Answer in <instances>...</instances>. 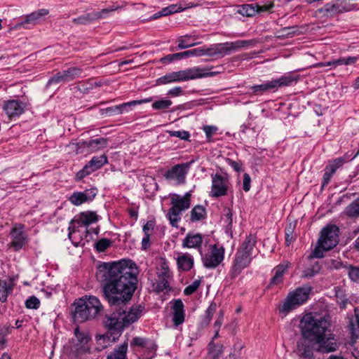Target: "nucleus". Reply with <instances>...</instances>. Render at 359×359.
Returning <instances> with one entry per match:
<instances>
[{
    "label": "nucleus",
    "mask_w": 359,
    "mask_h": 359,
    "mask_svg": "<svg viewBox=\"0 0 359 359\" xmlns=\"http://www.w3.org/2000/svg\"><path fill=\"white\" fill-rule=\"evenodd\" d=\"M137 273V267L131 260L100 265L97 276L104 283L103 292L110 306L126 305L136 288Z\"/></svg>",
    "instance_id": "f257e3e1"
},
{
    "label": "nucleus",
    "mask_w": 359,
    "mask_h": 359,
    "mask_svg": "<svg viewBox=\"0 0 359 359\" xmlns=\"http://www.w3.org/2000/svg\"><path fill=\"white\" fill-rule=\"evenodd\" d=\"M111 307V313L105 316L103 324L111 334H120L124 327L135 322L142 312L141 306L132 307L128 311L126 305Z\"/></svg>",
    "instance_id": "f03ea898"
},
{
    "label": "nucleus",
    "mask_w": 359,
    "mask_h": 359,
    "mask_svg": "<svg viewBox=\"0 0 359 359\" xmlns=\"http://www.w3.org/2000/svg\"><path fill=\"white\" fill-rule=\"evenodd\" d=\"M313 321V313H309L304 315L300 322L302 337L297 341L295 352L302 359L314 358L316 344L313 329L316 325Z\"/></svg>",
    "instance_id": "7ed1b4c3"
},
{
    "label": "nucleus",
    "mask_w": 359,
    "mask_h": 359,
    "mask_svg": "<svg viewBox=\"0 0 359 359\" xmlns=\"http://www.w3.org/2000/svg\"><path fill=\"white\" fill-rule=\"evenodd\" d=\"M313 320L316 325L313 329L316 344V351L322 353L336 351L339 344L332 334L326 333L330 325L329 322L325 317L316 314H313Z\"/></svg>",
    "instance_id": "20e7f679"
},
{
    "label": "nucleus",
    "mask_w": 359,
    "mask_h": 359,
    "mask_svg": "<svg viewBox=\"0 0 359 359\" xmlns=\"http://www.w3.org/2000/svg\"><path fill=\"white\" fill-rule=\"evenodd\" d=\"M73 314L74 320L83 323L95 319L100 315L104 307L100 299L95 296H85L75 301Z\"/></svg>",
    "instance_id": "39448f33"
},
{
    "label": "nucleus",
    "mask_w": 359,
    "mask_h": 359,
    "mask_svg": "<svg viewBox=\"0 0 359 359\" xmlns=\"http://www.w3.org/2000/svg\"><path fill=\"white\" fill-rule=\"evenodd\" d=\"M339 228L335 225H327L320 232L318 245L311 254V257L322 258L323 251H328L335 247L339 241Z\"/></svg>",
    "instance_id": "423d86ee"
},
{
    "label": "nucleus",
    "mask_w": 359,
    "mask_h": 359,
    "mask_svg": "<svg viewBox=\"0 0 359 359\" xmlns=\"http://www.w3.org/2000/svg\"><path fill=\"white\" fill-rule=\"evenodd\" d=\"M250 41L248 40H238L233 42H226L214 44L210 48H197L198 56L208 55L211 57H223L230 52L238 50L239 48L248 46Z\"/></svg>",
    "instance_id": "0eeeda50"
},
{
    "label": "nucleus",
    "mask_w": 359,
    "mask_h": 359,
    "mask_svg": "<svg viewBox=\"0 0 359 359\" xmlns=\"http://www.w3.org/2000/svg\"><path fill=\"white\" fill-rule=\"evenodd\" d=\"M191 194L187 192L183 196L173 194L170 196L171 207L168 210L167 217L172 226L177 227L181 219L182 212L190 208Z\"/></svg>",
    "instance_id": "6e6552de"
},
{
    "label": "nucleus",
    "mask_w": 359,
    "mask_h": 359,
    "mask_svg": "<svg viewBox=\"0 0 359 359\" xmlns=\"http://www.w3.org/2000/svg\"><path fill=\"white\" fill-rule=\"evenodd\" d=\"M312 287L306 285L290 292L279 307V312L285 316L292 310L304 304L308 299Z\"/></svg>",
    "instance_id": "1a4fd4ad"
},
{
    "label": "nucleus",
    "mask_w": 359,
    "mask_h": 359,
    "mask_svg": "<svg viewBox=\"0 0 359 359\" xmlns=\"http://www.w3.org/2000/svg\"><path fill=\"white\" fill-rule=\"evenodd\" d=\"M90 337L86 332L80 331L79 327L74 330V337L72 338L67 348L72 358H81L83 354L89 352Z\"/></svg>",
    "instance_id": "9d476101"
},
{
    "label": "nucleus",
    "mask_w": 359,
    "mask_h": 359,
    "mask_svg": "<svg viewBox=\"0 0 359 359\" xmlns=\"http://www.w3.org/2000/svg\"><path fill=\"white\" fill-rule=\"evenodd\" d=\"M83 71L81 68L71 67L67 69L60 71L51 76L46 83V87L53 84L67 83L81 76Z\"/></svg>",
    "instance_id": "9b49d317"
},
{
    "label": "nucleus",
    "mask_w": 359,
    "mask_h": 359,
    "mask_svg": "<svg viewBox=\"0 0 359 359\" xmlns=\"http://www.w3.org/2000/svg\"><path fill=\"white\" fill-rule=\"evenodd\" d=\"M106 163H107V157L104 154L93 157L88 163L76 174V180H81L85 177L102 168Z\"/></svg>",
    "instance_id": "f8f14e48"
},
{
    "label": "nucleus",
    "mask_w": 359,
    "mask_h": 359,
    "mask_svg": "<svg viewBox=\"0 0 359 359\" xmlns=\"http://www.w3.org/2000/svg\"><path fill=\"white\" fill-rule=\"evenodd\" d=\"M189 168L190 163H188L175 165L166 171L164 177L167 180L174 181L176 184H184Z\"/></svg>",
    "instance_id": "ddd939ff"
},
{
    "label": "nucleus",
    "mask_w": 359,
    "mask_h": 359,
    "mask_svg": "<svg viewBox=\"0 0 359 359\" xmlns=\"http://www.w3.org/2000/svg\"><path fill=\"white\" fill-rule=\"evenodd\" d=\"M10 236L11 242L9 247L15 251L22 249L28 242L27 235L24 231V225L15 224L11 229Z\"/></svg>",
    "instance_id": "4468645a"
},
{
    "label": "nucleus",
    "mask_w": 359,
    "mask_h": 359,
    "mask_svg": "<svg viewBox=\"0 0 359 359\" xmlns=\"http://www.w3.org/2000/svg\"><path fill=\"white\" fill-rule=\"evenodd\" d=\"M224 257V247H218L217 245H214L210 252L206 254L203 258V265L208 269H215L223 261Z\"/></svg>",
    "instance_id": "2eb2a0df"
},
{
    "label": "nucleus",
    "mask_w": 359,
    "mask_h": 359,
    "mask_svg": "<svg viewBox=\"0 0 359 359\" xmlns=\"http://www.w3.org/2000/svg\"><path fill=\"white\" fill-rule=\"evenodd\" d=\"M177 79L180 81H185L190 79H196L198 78L207 77L212 76V73L208 72L204 69L198 67L189 68L184 70L175 72Z\"/></svg>",
    "instance_id": "dca6fc26"
},
{
    "label": "nucleus",
    "mask_w": 359,
    "mask_h": 359,
    "mask_svg": "<svg viewBox=\"0 0 359 359\" xmlns=\"http://www.w3.org/2000/svg\"><path fill=\"white\" fill-rule=\"evenodd\" d=\"M170 276L168 266L165 264H163L157 271V280L154 286V291L157 293L167 292L170 290L168 285V279Z\"/></svg>",
    "instance_id": "f3484780"
},
{
    "label": "nucleus",
    "mask_w": 359,
    "mask_h": 359,
    "mask_svg": "<svg viewBox=\"0 0 359 359\" xmlns=\"http://www.w3.org/2000/svg\"><path fill=\"white\" fill-rule=\"evenodd\" d=\"M49 13V11L48 9L42 8L37 11H35L31 13L29 15L25 16L23 20L17 24H15L13 27L15 29L23 28H29V25H34L38 23L43 17L46 16Z\"/></svg>",
    "instance_id": "a211bd4d"
},
{
    "label": "nucleus",
    "mask_w": 359,
    "mask_h": 359,
    "mask_svg": "<svg viewBox=\"0 0 359 359\" xmlns=\"http://www.w3.org/2000/svg\"><path fill=\"white\" fill-rule=\"evenodd\" d=\"M252 259V257L238 251L235 257L233 264L229 271L231 278L234 279L237 277L241 271L250 264Z\"/></svg>",
    "instance_id": "6ab92c4d"
},
{
    "label": "nucleus",
    "mask_w": 359,
    "mask_h": 359,
    "mask_svg": "<svg viewBox=\"0 0 359 359\" xmlns=\"http://www.w3.org/2000/svg\"><path fill=\"white\" fill-rule=\"evenodd\" d=\"M229 182L227 177L216 174L212 178L211 196L219 197L227 194Z\"/></svg>",
    "instance_id": "aec40b11"
},
{
    "label": "nucleus",
    "mask_w": 359,
    "mask_h": 359,
    "mask_svg": "<svg viewBox=\"0 0 359 359\" xmlns=\"http://www.w3.org/2000/svg\"><path fill=\"white\" fill-rule=\"evenodd\" d=\"M97 193V189L94 188L86 189L83 191H74L68 200L74 205L79 206L84 203L92 201Z\"/></svg>",
    "instance_id": "412c9836"
},
{
    "label": "nucleus",
    "mask_w": 359,
    "mask_h": 359,
    "mask_svg": "<svg viewBox=\"0 0 359 359\" xmlns=\"http://www.w3.org/2000/svg\"><path fill=\"white\" fill-rule=\"evenodd\" d=\"M153 100L152 97H149L142 100H133L128 102H125L119 105L110 107L106 109L107 113L110 115L121 114L124 112H128L130 107L141 104L144 103H148Z\"/></svg>",
    "instance_id": "4be33fe9"
},
{
    "label": "nucleus",
    "mask_w": 359,
    "mask_h": 359,
    "mask_svg": "<svg viewBox=\"0 0 359 359\" xmlns=\"http://www.w3.org/2000/svg\"><path fill=\"white\" fill-rule=\"evenodd\" d=\"M273 4L259 6L257 4H245L241 6L238 13L243 16L252 17L257 13L269 11L273 8Z\"/></svg>",
    "instance_id": "5701e85b"
},
{
    "label": "nucleus",
    "mask_w": 359,
    "mask_h": 359,
    "mask_svg": "<svg viewBox=\"0 0 359 359\" xmlns=\"http://www.w3.org/2000/svg\"><path fill=\"white\" fill-rule=\"evenodd\" d=\"M99 219L98 215L92 211L83 212L72 220V224H77L79 226H88V225L96 222Z\"/></svg>",
    "instance_id": "b1692460"
},
{
    "label": "nucleus",
    "mask_w": 359,
    "mask_h": 359,
    "mask_svg": "<svg viewBox=\"0 0 359 359\" xmlns=\"http://www.w3.org/2000/svg\"><path fill=\"white\" fill-rule=\"evenodd\" d=\"M24 104L18 100H9L5 103L4 109L9 118L19 116L24 111Z\"/></svg>",
    "instance_id": "393cba45"
},
{
    "label": "nucleus",
    "mask_w": 359,
    "mask_h": 359,
    "mask_svg": "<svg viewBox=\"0 0 359 359\" xmlns=\"http://www.w3.org/2000/svg\"><path fill=\"white\" fill-rule=\"evenodd\" d=\"M173 323L175 326L182 324L184 321V304L181 299H177L174 302L173 306Z\"/></svg>",
    "instance_id": "a878e982"
},
{
    "label": "nucleus",
    "mask_w": 359,
    "mask_h": 359,
    "mask_svg": "<svg viewBox=\"0 0 359 359\" xmlns=\"http://www.w3.org/2000/svg\"><path fill=\"white\" fill-rule=\"evenodd\" d=\"M358 60L357 57L349 56L348 57L339 58L337 60H332L331 61L325 62H319L317 64L318 67H330L332 69L334 67L339 66V65H348L354 64Z\"/></svg>",
    "instance_id": "bb28decb"
},
{
    "label": "nucleus",
    "mask_w": 359,
    "mask_h": 359,
    "mask_svg": "<svg viewBox=\"0 0 359 359\" xmlns=\"http://www.w3.org/2000/svg\"><path fill=\"white\" fill-rule=\"evenodd\" d=\"M298 80V76H294L291 74H287L283 75L279 79L272 80L274 90H276L279 88L290 86L293 83H296Z\"/></svg>",
    "instance_id": "cd10ccee"
},
{
    "label": "nucleus",
    "mask_w": 359,
    "mask_h": 359,
    "mask_svg": "<svg viewBox=\"0 0 359 359\" xmlns=\"http://www.w3.org/2000/svg\"><path fill=\"white\" fill-rule=\"evenodd\" d=\"M197 48L186 50L181 53L169 54L164 57L161 58V61L164 63H168L173 61L174 60H182L184 57H198Z\"/></svg>",
    "instance_id": "c85d7f7f"
},
{
    "label": "nucleus",
    "mask_w": 359,
    "mask_h": 359,
    "mask_svg": "<svg viewBox=\"0 0 359 359\" xmlns=\"http://www.w3.org/2000/svg\"><path fill=\"white\" fill-rule=\"evenodd\" d=\"M203 237L200 233H188L183 240L182 246L188 248H197L201 246Z\"/></svg>",
    "instance_id": "c756f323"
},
{
    "label": "nucleus",
    "mask_w": 359,
    "mask_h": 359,
    "mask_svg": "<svg viewBox=\"0 0 359 359\" xmlns=\"http://www.w3.org/2000/svg\"><path fill=\"white\" fill-rule=\"evenodd\" d=\"M177 264L180 269L188 271L194 266V258L188 253H182L177 258Z\"/></svg>",
    "instance_id": "7c9ffc66"
},
{
    "label": "nucleus",
    "mask_w": 359,
    "mask_h": 359,
    "mask_svg": "<svg viewBox=\"0 0 359 359\" xmlns=\"http://www.w3.org/2000/svg\"><path fill=\"white\" fill-rule=\"evenodd\" d=\"M82 147H88L90 151H95L107 147V140L105 138H97L88 141L79 142Z\"/></svg>",
    "instance_id": "2f4dec72"
},
{
    "label": "nucleus",
    "mask_w": 359,
    "mask_h": 359,
    "mask_svg": "<svg viewBox=\"0 0 359 359\" xmlns=\"http://www.w3.org/2000/svg\"><path fill=\"white\" fill-rule=\"evenodd\" d=\"M290 264L289 262H285L275 267V274L271 279V284L278 285L283 281V274L289 268Z\"/></svg>",
    "instance_id": "473e14b6"
},
{
    "label": "nucleus",
    "mask_w": 359,
    "mask_h": 359,
    "mask_svg": "<svg viewBox=\"0 0 359 359\" xmlns=\"http://www.w3.org/2000/svg\"><path fill=\"white\" fill-rule=\"evenodd\" d=\"M256 243L255 237L252 234L246 237L238 251L252 257V252Z\"/></svg>",
    "instance_id": "72a5a7b5"
},
{
    "label": "nucleus",
    "mask_w": 359,
    "mask_h": 359,
    "mask_svg": "<svg viewBox=\"0 0 359 359\" xmlns=\"http://www.w3.org/2000/svg\"><path fill=\"white\" fill-rule=\"evenodd\" d=\"M207 217V211L204 206L197 205L190 212V220L197 222L205 219Z\"/></svg>",
    "instance_id": "f704fd0d"
},
{
    "label": "nucleus",
    "mask_w": 359,
    "mask_h": 359,
    "mask_svg": "<svg viewBox=\"0 0 359 359\" xmlns=\"http://www.w3.org/2000/svg\"><path fill=\"white\" fill-rule=\"evenodd\" d=\"M128 350V344L126 342L120 345L117 348L111 353L107 359H127L126 352Z\"/></svg>",
    "instance_id": "c9c22d12"
},
{
    "label": "nucleus",
    "mask_w": 359,
    "mask_h": 359,
    "mask_svg": "<svg viewBox=\"0 0 359 359\" xmlns=\"http://www.w3.org/2000/svg\"><path fill=\"white\" fill-rule=\"evenodd\" d=\"M195 36L185 35L178 38V48L180 49H185L198 44V42H195Z\"/></svg>",
    "instance_id": "e433bc0d"
},
{
    "label": "nucleus",
    "mask_w": 359,
    "mask_h": 359,
    "mask_svg": "<svg viewBox=\"0 0 359 359\" xmlns=\"http://www.w3.org/2000/svg\"><path fill=\"white\" fill-rule=\"evenodd\" d=\"M251 90L255 95H262L266 91L274 90L273 85L271 81H266L259 85H255L251 87Z\"/></svg>",
    "instance_id": "4c0bfd02"
},
{
    "label": "nucleus",
    "mask_w": 359,
    "mask_h": 359,
    "mask_svg": "<svg viewBox=\"0 0 359 359\" xmlns=\"http://www.w3.org/2000/svg\"><path fill=\"white\" fill-rule=\"evenodd\" d=\"M131 346H139L142 348V349L144 348H150L154 349V341L142 338V337H135L133 339L131 343Z\"/></svg>",
    "instance_id": "58836bf2"
},
{
    "label": "nucleus",
    "mask_w": 359,
    "mask_h": 359,
    "mask_svg": "<svg viewBox=\"0 0 359 359\" xmlns=\"http://www.w3.org/2000/svg\"><path fill=\"white\" fill-rule=\"evenodd\" d=\"M12 292L13 285L5 280H0V302H6L8 295Z\"/></svg>",
    "instance_id": "ea45409f"
},
{
    "label": "nucleus",
    "mask_w": 359,
    "mask_h": 359,
    "mask_svg": "<svg viewBox=\"0 0 359 359\" xmlns=\"http://www.w3.org/2000/svg\"><path fill=\"white\" fill-rule=\"evenodd\" d=\"M100 14L98 13H87L86 15H83L82 16H80L77 18H74L73 20V22H74L76 24H82L86 25L88 23H90V22L95 20L97 19H99Z\"/></svg>",
    "instance_id": "a19ab883"
},
{
    "label": "nucleus",
    "mask_w": 359,
    "mask_h": 359,
    "mask_svg": "<svg viewBox=\"0 0 359 359\" xmlns=\"http://www.w3.org/2000/svg\"><path fill=\"white\" fill-rule=\"evenodd\" d=\"M209 353L213 359H219L223 353V346L220 344H215L213 341H211L209 344Z\"/></svg>",
    "instance_id": "79ce46f5"
},
{
    "label": "nucleus",
    "mask_w": 359,
    "mask_h": 359,
    "mask_svg": "<svg viewBox=\"0 0 359 359\" xmlns=\"http://www.w3.org/2000/svg\"><path fill=\"white\" fill-rule=\"evenodd\" d=\"M345 213L349 217H358L359 215V198L346 208Z\"/></svg>",
    "instance_id": "37998d69"
},
{
    "label": "nucleus",
    "mask_w": 359,
    "mask_h": 359,
    "mask_svg": "<svg viewBox=\"0 0 359 359\" xmlns=\"http://www.w3.org/2000/svg\"><path fill=\"white\" fill-rule=\"evenodd\" d=\"M335 296L337 304L340 306L341 309H345L349 302L348 299L347 298L346 295L344 293L343 290L339 288H336Z\"/></svg>",
    "instance_id": "c03bdc74"
},
{
    "label": "nucleus",
    "mask_w": 359,
    "mask_h": 359,
    "mask_svg": "<svg viewBox=\"0 0 359 359\" xmlns=\"http://www.w3.org/2000/svg\"><path fill=\"white\" fill-rule=\"evenodd\" d=\"M344 160L342 158H336L325 167V171L333 175L337 169L344 164Z\"/></svg>",
    "instance_id": "a18cd8bd"
},
{
    "label": "nucleus",
    "mask_w": 359,
    "mask_h": 359,
    "mask_svg": "<svg viewBox=\"0 0 359 359\" xmlns=\"http://www.w3.org/2000/svg\"><path fill=\"white\" fill-rule=\"evenodd\" d=\"M172 102L170 100L161 99L152 103V108L155 110H164L168 109Z\"/></svg>",
    "instance_id": "49530a36"
},
{
    "label": "nucleus",
    "mask_w": 359,
    "mask_h": 359,
    "mask_svg": "<svg viewBox=\"0 0 359 359\" xmlns=\"http://www.w3.org/2000/svg\"><path fill=\"white\" fill-rule=\"evenodd\" d=\"M183 10L184 8H182L180 5L172 4L168 7L163 8L161 11H160V15L167 16L168 15L182 11Z\"/></svg>",
    "instance_id": "de8ad7c7"
},
{
    "label": "nucleus",
    "mask_w": 359,
    "mask_h": 359,
    "mask_svg": "<svg viewBox=\"0 0 359 359\" xmlns=\"http://www.w3.org/2000/svg\"><path fill=\"white\" fill-rule=\"evenodd\" d=\"M349 278L353 282H359V267L348 266L346 268Z\"/></svg>",
    "instance_id": "09e8293b"
},
{
    "label": "nucleus",
    "mask_w": 359,
    "mask_h": 359,
    "mask_svg": "<svg viewBox=\"0 0 359 359\" xmlns=\"http://www.w3.org/2000/svg\"><path fill=\"white\" fill-rule=\"evenodd\" d=\"M111 243L109 239L102 238L95 243V248L98 252H104L110 246Z\"/></svg>",
    "instance_id": "8fccbe9b"
},
{
    "label": "nucleus",
    "mask_w": 359,
    "mask_h": 359,
    "mask_svg": "<svg viewBox=\"0 0 359 359\" xmlns=\"http://www.w3.org/2000/svg\"><path fill=\"white\" fill-rule=\"evenodd\" d=\"M168 133L171 137H176L182 140H189L190 134L186 130H177V131H168Z\"/></svg>",
    "instance_id": "3c124183"
},
{
    "label": "nucleus",
    "mask_w": 359,
    "mask_h": 359,
    "mask_svg": "<svg viewBox=\"0 0 359 359\" xmlns=\"http://www.w3.org/2000/svg\"><path fill=\"white\" fill-rule=\"evenodd\" d=\"M201 285V280H195L191 285L185 287L184 293L185 295H191L194 293Z\"/></svg>",
    "instance_id": "603ef678"
},
{
    "label": "nucleus",
    "mask_w": 359,
    "mask_h": 359,
    "mask_svg": "<svg viewBox=\"0 0 359 359\" xmlns=\"http://www.w3.org/2000/svg\"><path fill=\"white\" fill-rule=\"evenodd\" d=\"M25 306L27 309H36L40 306V301L36 297L32 296L26 300Z\"/></svg>",
    "instance_id": "864d4df0"
},
{
    "label": "nucleus",
    "mask_w": 359,
    "mask_h": 359,
    "mask_svg": "<svg viewBox=\"0 0 359 359\" xmlns=\"http://www.w3.org/2000/svg\"><path fill=\"white\" fill-rule=\"evenodd\" d=\"M341 0H337L335 3L327 4L325 6V10L330 13H337L341 11L340 8L341 3H339Z\"/></svg>",
    "instance_id": "5fc2aeb1"
},
{
    "label": "nucleus",
    "mask_w": 359,
    "mask_h": 359,
    "mask_svg": "<svg viewBox=\"0 0 359 359\" xmlns=\"http://www.w3.org/2000/svg\"><path fill=\"white\" fill-rule=\"evenodd\" d=\"M294 226L292 223H290L285 228V243L287 245H289L292 241V232Z\"/></svg>",
    "instance_id": "6e6d98bb"
},
{
    "label": "nucleus",
    "mask_w": 359,
    "mask_h": 359,
    "mask_svg": "<svg viewBox=\"0 0 359 359\" xmlns=\"http://www.w3.org/2000/svg\"><path fill=\"white\" fill-rule=\"evenodd\" d=\"M156 348H157V346L154 342V349H150V348H144V349H142L143 357L145 359H151V358H153L154 357L155 354H156Z\"/></svg>",
    "instance_id": "4d7b16f0"
},
{
    "label": "nucleus",
    "mask_w": 359,
    "mask_h": 359,
    "mask_svg": "<svg viewBox=\"0 0 359 359\" xmlns=\"http://www.w3.org/2000/svg\"><path fill=\"white\" fill-rule=\"evenodd\" d=\"M154 222L148 221L143 226L144 236H151L154 231Z\"/></svg>",
    "instance_id": "13d9d810"
},
{
    "label": "nucleus",
    "mask_w": 359,
    "mask_h": 359,
    "mask_svg": "<svg viewBox=\"0 0 359 359\" xmlns=\"http://www.w3.org/2000/svg\"><path fill=\"white\" fill-rule=\"evenodd\" d=\"M217 309V304L214 302L211 303L209 307L206 311V318L208 320V323L211 320L214 313H215Z\"/></svg>",
    "instance_id": "bf43d9fd"
},
{
    "label": "nucleus",
    "mask_w": 359,
    "mask_h": 359,
    "mask_svg": "<svg viewBox=\"0 0 359 359\" xmlns=\"http://www.w3.org/2000/svg\"><path fill=\"white\" fill-rule=\"evenodd\" d=\"M217 130V128L213 126H205L203 127V131L207 138H210Z\"/></svg>",
    "instance_id": "052dcab7"
},
{
    "label": "nucleus",
    "mask_w": 359,
    "mask_h": 359,
    "mask_svg": "<svg viewBox=\"0 0 359 359\" xmlns=\"http://www.w3.org/2000/svg\"><path fill=\"white\" fill-rule=\"evenodd\" d=\"M250 182L251 179L248 174L245 173L243 175V189L245 191H248L250 189Z\"/></svg>",
    "instance_id": "680f3d73"
},
{
    "label": "nucleus",
    "mask_w": 359,
    "mask_h": 359,
    "mask_svg": "<svg viewBox=\"0 0 359 359\" xmlns=\"http://www.w3.org/2000/svg\"><path fill=\"white\" fill-rule=\"evenodd\" d=\"M116 8H117L115 7V6H111V7H109L108 8L102 9L100 11L93 12V13H98V14H100V15L99 17V19H100V18L105 17L109 13H110L111 11H116Z\"/></svg>",
    "instance_id": "e2e57ef3"
},
{
    "label": "nucleus",
    "mask_w": 359,
    "mask_h": 359,
    "mask_svg": "<svg viewBox=\"0 0 359 359\" xmlns=\"http://www.w3.org/2000/svg\"><path fill=\"white\" fill-rule=\"evenodd\" d=\"M182 89L181 87H175L168 90V95L172 96V97H176V96L180 95L182 93Z\"/></svg>",
    "instance_id": "0e129e2a"
},
{
    "label": "nucleus",
    "mask_w": 359,
    "mask_h": 359,
    "mask_svg": "<svg viewBox=\"0 0 359 359\" xmlns=\"http://www.w3.org/2000/svg\"><path fill=\"white\" fill-rule=\"evenodd\" d=\"M157 83L159 85H164L167 83H172L168 74L158 78L156 81Z\"/></svg>",
    "instance_id": "69168bd1"
},
{
    "label": "nucleus",
    "mask_w": 359,
    "mask_h": 359,
    "mask_svg": "<svg viewBox=\"0 0 359 359\" xmlns=\"http://www.w3.org/2000/svg\"><path fill=\"white\" fill-rule=\"evenodd\" d=\"M13 329V327L10 325H5L0 327V332L6 337V335L10 334Z\"/></svg>",
    "instance_id": "338daca9"
},
{
    "label": "nucleus",
    "mask_w": 359,
    "mask_h": 359,
    "mask_svg": "<svg viewBox=\"0 0 359 359\" xmlns=\"http://www.w3.org/2000/svg\"><path fill=\"white\" fill-rule=\"evenodd\" d=\"M332 176V174L325 171L324 175H323V182H322V187H323L326 186L330 182Z\"/></svg>",
    "instance_id": "774afa93"
}]
</instances>
